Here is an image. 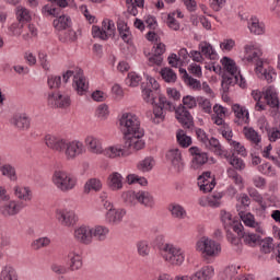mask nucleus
I'll return each mask as SVG.
<instances>
[{"mask_svg": "<svg viewBox=\"0 0 280 280\" xmlns=\"http://www.w3.org/2000/svg\"><path fill=\"white\" fill-rule=\"evenodd\" d=\"M120 130L125 137V148L139 152L145 148V141L141 139L145 132L141 129V121L137 115L125 113L119 119Z\"/></svg>", "mask_w": 280, "mask_h": 280, "instance_id": "obj_1", "label": "nucleus"}, {"mask_svg": "<svg viewBox=\"0 0 280 280\" xmlns=\"http://www.w3.org/2000/svg\"><path fill=\"white\" fill-rule=\"evenodd\" d=\"M147 83L141 84L142 98L147 104H154V100L159 97V103L163 106L165 110H176L178 107H174V104L167 101V97L161 94V84L156 79L147 75Z\"/></svg>", "mask_w": 280, "mask_h": 280, "instance_id": "obj_2", "label": "nucleus"}, {"mask_svg": "<svg viewBox=\"0 0 280 280\" xmlns=\"http://www.w3.org/2000/svg\"><path fill=\"white\" fill-rule=\"evenodd\" d=\"M155 244L165 261L172 264V266H182L185 261V254L183 249L175 247L173 244H165V236L159 235L155 237Z\"/></svg>", "mask_w": 280, "mask_h": 280, "instance_id": "obj_3", "label": "nucleus"}, {"mask_svg": "<svg viewBox=\"0 0 280 280\" xmlns=\"http://www.w3.org/2000/svg\"><path fill=\"white\" fill-rule=\"evenodd\" d=\"M183 104H179L178 107L175 109V117L179 124H182L183 128H191L194 126V116L191 113L187 110V108H196L198 106V98L186 95L182 100Z\"/></svg>", "mask_w": 280, "mask_h": 280, "instance_id": "obj_4", "label": "nucleus"}, {"mask_svg": "<svg viewBox=\"0 0 280 280\" xmlns=\"http://www.w3.org/2000/svg\"><path fill=\"white\" fill-rule=\"evenodd\" d=\"M71 78H73V86L78 95H84L89 91V84H86V78H84V70L78 68L75 72L73 70L63 72L62 80L65 84H67Z\"/></svg>", "mask_w": 280, "mask_h": 280, "instance_id": "obj_5", "label": "nucleus"}, {"mask_svg": "<svg viewBox=\"0 0 280 280\" xmlns=\"http://www.w3.org/2000/svg\"><path fill=\"white\" fill-rule=\"evenodd\" d=\"M52 183L60 191H71L78 185V179L65 171H55Z\"/></svg>", "mask_w": 280, "mask_h": 280, "instance_id": "obj_6", "label": "nucleus"}, {"mask_svg": "<svg viewBox=\"0 0 280 280\" xmlns=\"http://www.w3.org/2000/svg\"><path fill=\"white\" fill-rule=\"evenodd\" d=\"M27 207L25 201L21 200H9L4 203H0V213L3 218H13V215H19Z\"/></svg>", "mask_w": 280, "mask_h": 280, "instance_id": "obj_7", "label": "nucleus"}, {"mask_svg": "<svg viewBox=\"0 0 280 280\" xmlns=\"http://www.w3.org/2000/svg\"><path fill=\"white\" fill-rule=\"evenodd\" d=\"M198 141L205 145L207 150H210V152H214V154L218 153L219 150H221L222 144L220 143V140H218L215 137L209 138V135H207V131H205L202 128H196L195 130Z\"/></svg>", "mask_w": 280, "mask_h": 280, "instance_id": "obj_8", "label": "nucleus"}, {"mask_svg": "<svg viewBox=\"0 0 280 280\" xmlns=\"http://www.w3.org/2000/svg\"><path fill=\"white\" fill-rule=\"evenodd\" d=\"M197 250H200L207 257H213L214 255H218L222 248L215 241L202 237L199 242H197Z\"/></svg>", "mask_w": 280, "mask_h": 280, "instance_id": "obj_9", "label": "nucleus"}, {"mask_svg": "<svg viewBox=\"0 0 280 280\" xmlns=\"http://www.w3.org/2000/svg\"><path fill=\"white\" fill-rule=\"evenodd\" d=\"M50 4H45L42 8V14L44 16H60L63 8H69V1L67 0H48Z\"/></svg>", "mask_w": 280, "mask_h": 280, "instance_id": "obj_10", "label": "nucleus"}, {"mask_svg": "<svg viewBox=\"0 0 280 280\" xmlns=\"http://www.w3.org/2000/svg\"><path fill=\"white\" fill-rule=\"evenodd\" d=\"M221 65L223 66V69L229 73L228 75H238L240 77V88L246 89V79H244V75H242V72L237 68V63H235V60H233L231 57H223L221 59Z\"/></svg>", "mask_w": 280, "mask_h": 280, "instance_id": "obj_11", "label": "nucleus"}, {"mask_svg": "<svg viewBox=\"0 0 280 280\" xmlns=\"http://www.w3.org/2000/svg\"><path fill=\"white\" fill-rule=\"evenodd\" d=\"M189 153L192 156V160H191L192 170H200L202 165H207V163H209V153L202 152L200 148L191 147L189 149Z\"/></svg>", "mask_w": 280, "mask_h": 280, "instance_id": "obj_12", "label": "nucleus"}, {"mask_svg": "<svg viewBox=\"0 0 280 280\" xmlns=\"http://www.w3.org/2000/svg\"><path fill=\"white\" fill-rule=\"evenodd\" d=\"M48 104L55 108H69L71 106V97L68 94L52 92L48 94Z\"/></svg>", "mask_w": 280, "mask_h": 280, "instance_id": "obj_13", "label": "nucleus"}, {"mask_svg": "<svg viewBox=\"0 0 280 280\" xmlns=\"http://www.w3.org/2000/svg\"><path fill=\"white\" fill-rule=\"evenodd\" d=\"M217 156H223V159H226L232 167L237 170L238 172L246 170V163H244V160L235 155V153H229V151L225 150L224 147H221V150L218 151Z\"/></svg>", "mask_w": 280, "mask_h": 280, "instance_id": "obj_14", "label": "nucleus"}, {"mask_svg": "<svg viewBox=\"0 0 280 280\" xmlns=\"http://www.w3.org/2000/svg\"><path fill=\"white\" fill-rule=\"evenodd\" d=\"M63 152L68 161H71L84 152V144L78 140L67 141Z\"/></svg>", "mask_w": 280, "mask_h": 280, "instance_id": "obj_15", "label": "nucleus"}, {"mask_svg": "<svg viewBox=\"0 0 280 280\" xmlns=\"http://www.w3.org/2000/svg\"><path fill=\"white\" fill-rule=\"evenodd\" d=\"M10 124L18 130L25 131L32 126V119L25 113H16L11 117Z\"/></svg>", "mask_w": 280, "mask_h": 280, "instance_id": "obj_16", "label": "nucleus"}, {"mask_svg": "<svg viewBox=\"0 0 280 280\" xmlns=\"http://www.w3.org/2000/svg\"><path fill=\"white\" fill-rule=\"evenodd\" d=\"M256 73L260 80H266L268 84L275 82V78H277V72H275V68L268 66L264 67V61L258 60L256 63Z\"/></svg>", "mask_w": 280, "mask_h": 280, "instance_id": "obj_17", "label": "nucleus"}, {"mask_svg": "<svg viewBox=\"0 0 280 280\" xmlns=\"http://www.w3.org/2000/svg\"><path fill=\"white\" fill-rule=\"evenodd\" d=\"M56 218L62 226H73L75 224V212L73 210L58 209Z\"/></svg>", "mask_w": 280, "mask_h": 280, "instance_id": "obj_18", "label": "nucleus"}, {"mask_svg": "<svg viewBox=\"0 0 280 280\" xmlns=\"http://www.w3.org/2000/svg\"><path fill=\"white\" fill-rule=\"evenodd\" d=\"M45 141L47 148H50V150H54L55 152H65V149L67 148V140L51 135H47Z\"/></svg>", "mask_w": 280, "mask_h": 280, "instance_id": "obj_19", "label": "nucleus"}, {"mask_svg": "<svg viewBox=\"0 0 280 280\" xmlns=\"http://www.w3.org/2000/svg\"><path fill=\"white\" fill-rule=\"evenodd\" d=\"M166 51V46L163 43H158L152 48V56L149 57L150 65H156L158 67H161L163 65V54Z\"/></svg>", "mask_w": 280, "mask_h": 280, "instance_id": "obj_20", "label": "nucleus"}, {"mask_svg": "<svg viewBox=\"0 0 280 280\" xmlns=\"http://www.w3.org/2000/svg\"><path fill=\"white\" fill-rule=\"evenodd\" d=\"M166 159L167 161H171L173 167H175L177 172H183V154L178 148L168 150L166 153Z\"/></svg>", "mask_w": 280, "mask_h": 280, "instance_id": "obj_21", "label": "nucleus"}, {"mask_svg": "<svg viewBox=\"0 0 280 280\" xmlns=\"http://www.w3.org/2000/svg\"><path fill=\"white\" fill-rule=\"evenodd\" d=\"M235 84H238L240 86L238 75L223 73L220 89L222 96L224 97V95H228L229 91H231V86H235Z\"/></svg>", "mask_w": 280, "mask_h": 280, "instance_id": "obj_22", "label": "nucleus"}, {"mask_svg": "<svg viewBox=\"0 0 280 280\" xmlns=\"http://www.w3.org/2000/svg\"><path fill=\"white\" fill-rule=\"evenodd\" d=\"M117 31L119 33V36L124 43L127 45H130L132 43V33L130 32V27L128 26V23H126L124 20L117 21Z\"/></svg>", "mask_w": 280, "mask_h": 280, "instance_id": "obj_23", "label": "nucleus"}, {"mask_svg": "<svg viewBox=\"0 0 280 280\" xmlns=\"http://www.w3.org/2000/svg\"><path fill=\"white\" fill-rule=\"evenodd\" d=\"M107 186L112 191L124 189V176L117 172L112 173L107 178Z\"/></svg>", "mask_w": 280, "mask_h": 280, "instance_id": "obj_24", "label": "nucleus"}, {"mask_svg": "<svg viewBox=\"0 0 280 280\" xmlns=\"http://www.w3.org/2000/svg\"><path fill=\"white\" fill-rule=\"evenodd\" d=\"M264 97L270 108H279V94H277V90H275V88H267L264 92Z\"/></svg>", "mask_w": 280, "mask_h": 280, "instance_id": "obj_25", "label": "nucleus"}, {"mask_svg": "<svg viewBox=\"0 0 280 280\" xmlns=\"http://www.w3.org/2000/svg\"><path fill=\"white\" fill-rule=\"evenodd\" d=\"M74 237L81 244H91L93 242L91 228L89 226H81L74 231Z\"/></svg>", "mask_w": 280, "mask_h": 280, "instance_id": "obj_26", "label": "nucleus"}, {"mask_svg": "<svg viewBox=\"0 0 280 280\" xmlns=\"http://www.w3.org/2000/svg\"><path fill=\"white\" fill-rule=\"evenodd\" d=\"M215 275V269L213 266H205L199 271L191 275L192 280H211Z\"/></svg>", "mask_w": 280, "mask_h": 280, "instance_id": "obj_27", "label": "nucleus"}, {"mask_svg": "<svg viewBox=\"0 0 280 280\" xmlns=\"http://www.w3.org/2000/svg\"><path fill=\"white\" fill-rule=\"evenodd\" d=\"M52 25L55 27V30H58V32H62L65 30H69V27H71L72 22H71V18L68 15H58L55 16V20L52 21Z\"/></svg>", "mask_w": 280, "mask_h": 280, "instance_id": "obj_28", "label": "nucleus"}, {"mask_svg": "<svg viewBox=\"0 0 280 280\" xmlns=\"http://www.w3.org/2000/svg\"><path fill=\"white\" fill-rule=\"evenodd\" d=\"M248 30L252 34H255L256 36H261V34L266 33V25L259 22V19H257V16H252L248 21Z\"/></svg>", "mask_w": 280, "mask_h": 280, "instance_id": "obj_29", "label": "nucleus"}, {"mask_svg": "<svg viewBox=\"0 0 280 280\" xmlns=\"http://www.w3.org/2000/svg\"><path fill=\"white\" fill-rule=\"evenodd\" d=\"M92 240H96V242H104L106 237H108V233L110 230L104 225H96L94 228H90Z\"/></svg>", "mask_w": 280, "mask_h": 280, "instance_id": "obj_30", "label": "nucleus"}, {"mask_svg": "<svg viewBox=\"0 0 280 280\" xmlns=\"http://www.w3.org/2000/svg\"><path fill=\"white\" fill-rule=\"evenodd\" d=\"M126 215V210H116L109 208V211L106 213V220L109 224H119L124 217Z\"/></svg>", "mask_w": 280, "mask_h": 280, "instance_id": "obj_31", "label": "nucleus"}, {"mask_svg": "<svg viewBox=\"0 0 280 280\" xmlns=\"http://www.w3.org/2000/svg\"><path fill=\"white\" fill-rule=\"evenodd\" d=\"M167 210L170 211L171 215L173 218H177V220H185V218H187V210H185V208L179 203H170Z\"/></svg>", "mask_w": 280, "mask_h": 280, "instance_id": "obj_32", "label": "nucleus"}, {"mask_svg": "<svg viewBox=\"0 0 280 280\" xmlns=\"http://www.w3.org/2000/svg\"><path fill=\"white\" fill-rule=\"evenodd\" d=\"M137 200L140 202V205H143V207H147L149 209H152V207H154V197L149 191H138Z\"/></svg>", "mask_w": 280, "mask_h": 280, "instance_id": "obj_33", "label": "nucleus"}, {"mask_svg": "<svg viewBox=\"0 0 280 280\" xmlns=\"http://www.w3.org/2000/svg\"><path fill=\"white\" fill-rule=\"evenodd\" d=\"M199 50L200 54L206 56V58H210V60L218 59V54L215 52V49H213V46L210 43L201 42L199 44Z\"/></svg>", "mask_w": 280, "mask_h": 280, "instance_id": "obj_34", "label": "nucleus"}, {"mask_svg": "<svg viewBox=\"0 0 280 280\" xmlns=\"http://www.w3.org/2000/svg\"><path fill=\"white\" fill-rule=\"evenodd\" d=\"M85 143L94 154H103L104 149L102 148V141L100 139L89 136L85 139Z\"/></svg>", "mask_w": 280, "mask_h": 280, "instance_id": "obj_35", "label": "nucleus"}, {"mask_svg": "<svg viewBox=\"0 0 280 280\" xmlns=\"http://www.w3.org/2000/svg\"><path fill=\"white\" fill-rule=\"evenodd\" d=\"M13 191L14 196H16L19 200H23L22 202H27L32 200V190L30 189V187L15 186L13 188Z\"/></svg>", "mask_w": 280, "mask_h": 280, "instance_id": "obj_36", "label": "nucleus"}, {"mask_svg": "<svg viewBox=\"0 0 280 280\" xmlns=\"http://www.w3.org/2000/svg\"><path fill=\"white\" fill-rule=\"evenodd\" d=\"M0 172L2 176H5L9 180L16 182L19 179L16 176V168L12 164H4L0 166Z\"/></svg>", "mask_w": 280, "mask_h": 280, "instance_id": "obj_37", "label": "nucleus"}, {"mask_svg": "<svg viewBox=\"0 0 280 280\" xmlns=\"http://www.w3.org/2000/svg\"><path fill=\"white\" fill-rule=\"evenodd\" d=\"M137 168L139 172H152L154 168V158L152 156H147L142 161H140L137 165Z\"/></svg>", "mask_w": 280, "mask_h": 280, "instance_id": "obj_38", "label": "nucleus"}, {"mask_svg": "<svg viewBox=\"0 0 280 280\" xmlns=\"http://www.w3.org/2000/svg\"><path fill=\"white\" fill-rule=\"evenodd\" d=\"M226 237L228 241L232 244V246H234V250H236V253H242V237L240 236H235V234L232 233L231 230L226 231Z\"/></svg>", "mask_w": 280, "mask_h": 280, "instance_id": "obj_39", "label": "nucleus"}, {"mask_svg": "<svg viewBox=\"0 0 280 280\" xmlns=\"http://www.w3.org/2000/svg\"><path fill=\"white\" fill-rule=\"evenodd\" d=\"M241 237L246 246L254 247L257 243L261 242V236L255 233L245 232Z\"/></svg>", "mask_w": 280, "mask_h": 280, "instance_id": "obj_40", "label": "nucleus"}, {"mask_svg": "<svg viewBox=\"0 0 280 280\" xmlns=\"http://www.w3.org/2000/svg\"><path fill=\"white\" fill-rule=\"evenodd\" d=\"M232 110H233L236 119H245V124H248V121H249L248 109L240 106V104H234L232 106Z\"/></svg>", "mask_w": 280, "mask_h": 280, "instance_id": "obj_41", "label": "nucleus"}, {"mask_svg": "<svg viewBox=\"0 0 280 280\" xmlns=\"http://www.w3.org/2000/svg\"><path fill=\"white\" fill-rule=\"evenodd\" d=\"M241 220L244 222L245 226H249L250 229H256L259 226V223L255 221V215L253 213H244V211L238 212Z\"/></svg>", "mask_w": 280, "mask_h": 280, "instance_id": "obj_42", "label": "nucleus"}, {"mask_svg": "<svg viewBox=\"0 0 280 280\" xmlns=\"http://www.w3.org/2000/svg\"><path fill=\"white\" fill-rule=\"evenodd\" d=\"M248 195L250 196V198H253V200L255 202H257L259 205L261 211H266V209H268V207L264 202V196H261V194H259L258 189L249 188Z\"/></svg>", "mask_w": 280, "mask_h": 280, "instance_id": "obj_43", "label": "nucleus"}, {"mask_svg": "<svg viewBox=\"0 0 280 280\" xmlns=\"http://www.w3.org/2000/svg\"><path fill=\"white\" fill-rule=\"evenodd\" d=\"M160 74H161L162 79L164 80V82H167V83L174 84V82H176V80H178L176 72L172 68H163L160 71Z\"/></svg>", "mask_w": 280, "mask_h": 280, "instance_id": "obj_44", "label": "nucleus"}, {"mask_svg": "<svg viewBox=\"0 0 280 280\" xmlns=\"http://www.w3.org/2000/svg\"><path fill=\"white\" fill-rule=\"evenodd\" d=\"M0 280H19V275L13 267L5 266L1 271Z\"/></svg>", "mask_w": 280, "mask_h": 280, "instance_id": "obj_45", "label": "nucleus"}, {"mask_svg": "<svg viewBox=\"0 0 280 280\" xmlns=\"http://www.w3.org/2000/svg\"><path fill=\"white\" fill-rule=\"evenodd\" d=\"M100 189H102V182L97 178H91L84 185L85 194H90L91 191H100Z\"/></svg>", "mask_w": 280, "mask_h": 280, "instance_id": "obj_46", "label": "nucleus"}, {"mask_svg": "<svg viewBox=\"0 0 280 280\" xmlns=\"http://www.w3.org/2000/svg\"><path fill=\"white\" fill-rule=\"evenodd\" d=\"M104 156L108 159H117V156H126L124 149L117 147H109L108 149L103 150Z\"/></svg>", "mask_w": 280, "mask_h": 280, "instance_id": "obj_47", "label": "nucleus"}, {"mask_svg": "<svg viewBox=\"0 0 280 280\" xmlns=\"http://www.w3.org/2000/svg\"><path fill=\"white\" fill-rule=\"evenodd\" d=\"M152 106H153V115L155 117L153 121L155 122L156 119H161V121H163V119H165V113L163 112L165 110V107L160 102L156 103V100H154V104H152ZM156 124H159V120L156 121Z\"/></svg>", "mask_w": 280, "mask_h": 280, "instance_id": "obj_48", "label": "nucleus"}, {"mask_svg": "<svg viewBox=\"0 0 280 280\" xmlns=\"http://www.w3.org/2000/svg\"><path fill=\"white\" fill-rule=\"evenodd\" d=\"M60 43H75L78 40V33L73 30H68L65 34L59 35Z\"/></svg>", "mask_w": 280, "mask_h": 280, "instance_id": "obj_49", "label": "nucleus"}, {"mask_svg": "<svg viewBox=\"0 0 280 280\" xmlns=\"http://www.w3.org/2000/svg\"><path fill=\"white\" fill-rule=\"evenodd\" d=\"M272 237H266L264 240L260 238V253H264L265 255H269V253H272Z\"/></svg>", "mask_w": 280, "mask_h": 280, "instance_id": "obj_50", "label": "nucleus"}, {"mask_svg": "<svg viewBox=\"0 0 280 280\" xmlns=\"http://www.w3.org/2000/svg\"><path fill=\"white\" fill-rule=\"evenodd\" d=\"M51 244V240L49 237H39L33 241L32 248L33 250H40V248H45Z\"/></svg>", "mask_w": 280, "mask_h": 280, "instance_id": "obj_51", "label": "nucleus"}, {"mask_svg": "<svg viewBox=\"0 0 280 280\" xmlns=\"http://www.w3.org/2000/svg\"><path fill=\"white\" fill-rule=\"evenodd\" d=\"M128 185H141V187H145L148 185V179L145 177H139V175L129 174L127 175Z\"/></svg>", "mask_w": 280, "mask_h": 280, "instance_id": "obj_52", "label": "nucleus"}, {"mask_svg": "<svg viewBox=\"0 0 280 280\" xmlns=\"http://www.w3.org/2000/svg\"><path fill=\"white\" fill-rule=\"evenodd\" d=\"M244 135L246 139H248L249 141H253V143L261 142V138H259V133H257V131H255V129L253 128L244 127Z\"/></svg>", "mask_w": 280, "mask_h": 280, "instance_id": "obj_53", "label": "nucleus"}, {"mask_svg": "<svg viewBox=\"0 0 280 280\" xmlns=\"http://www.w3.org/2000/svg\"><path fill=\"white\" fill-rule=\"evenodd\" d=\"M198 186L200 191H203V194H209V191H213L215 187V179H212L211 182L209 179L198 182Z\"/></svg>", "mask_w": 280, "mask_h": 280, "instance_id": "obj_54", "label": "nucleus"}, {"mask_svg": "<svg viewBox=\"0 0 280 280\" xmlns=\"http://www.w3.org/2000/svg\"><path fill=\"white\" fill-rule=\"evenodd\" d=\"M197 104L199 108L202 109L203 113H207V115H210L211 113V101L209 98H206L203 96L197 97Z\"/></svg>", "mask_w": 280, "mask_h": 280, "instance_id": "obj_55", "label": "nucleus"}, {"mask_svg": "<svg viewBox=\"0 0 280 280\" xmlns=\"http://www.w3.org/2000/svg\"><path fill=\"white\" fill-rule=\"evenodd\" d=\"M220 215L223 228L225 229V231H229V229H231V225L233 224V217L230 212H226L225 210H221Z\"/></svg>", "mask_w": 280, "mask_h": 280, "instance_id": "obj_56", "label": "nucleus"}, {"mask_svg": "<svg viewBox=\"0 0 280 280\" xmlns=\"http://www.w3.org/2000/svg\"><path fill=\"white\" fill-rule=\"evenodd\" d=\"M176 12L168 13L166 24L171 30H174V32H178L180 30V23L176 21Z\"/></svg>", "mask_w": 280, "mask_h": 280, "instance_id": "obj_57", "label": "nucleus"}, {"mask_svg": "<svg viewBox=\"0 0 280 280\" xmlns=\"http://www.w3.org/2000/svg\"><path fill=\"white\" fill-rule=\"evenodd\" d=\"M92 36L93 38H100L101 40H108V34L102 27L94 25L92 26Z\"/></svg>", "mask_w": 280, "mask_h": 280, "instance_id": "obj_58", "label": "nucleus"}, {"mask_svg": "<svg viewBox=\"0 0 280 280\" xmlns=\"http://www.w3.org/2000/svg\"><path fill=\"white\" fill-rule=\"evenodd\" d=\"M121 198L126 205L132 206L137 202V192L128 190L121 194Z\"/></svg>", "mask_w": 280, "mask_h": 280, "instance_id": "obj_59", "label": "nucleus"}, {"mask_svg": "<svg viewBox=\"0 0 280 280\" xmlns=\"http://www.w3.org/2000/svg\"><path fill=\"white\" fill-rule=\"evenodd\" d=\"M138 254L140 257H148L150 255V245L147 241H140L137 243Z\"/></svg>", "mask_w": 280, "mask_h": 280, "instance_id": "obj_60", "label": "nucleus"}, {"mask_svg": "<svg viewBox=\"0 0 280 280\" xmlns=\"http://www.w3.org/2000/svg\"><path fill=\"white\" fill-rule=\"evenodd\" d=\"M47 84L49 89H60V84H62V77L48 75Z\"/></svg>", "mask_w": 280, "mask_h": 280, "instance_id": "obj_61", "label": "nucleus"}, {"mask_svg": "<svg viewBox=\"0 0 280 280\" xmlns=\"http://www.w3.org/2000/svg\"><path fill=\"white\" fill-rule=\"evenodd\" d=\"M177 143L182 147V148H189L191 144V137L186 136L185 133H177Z\"/></svg>", "mask_w": 280, "mask_h": 280, "instance_id": "obj_62", "label": "nucleus"}, {"mask_svg": "<svg viewBox=\"0 0 280 280\" xmlns=\"http://www.w3.org/2000/svg\"><path fill=\"white\" fill-rule=\"evenodd\" d=\"M19 23H30L32 21V16L30 15V11L27 9H22L16 13Z\"/></svg>", "mask_w": 280, "mask_h": 280, "instance_id": "obj_63", "label": "nucleus"}, {"mask_svg": "<svg viewBox=\"0 0 280 280\" xmlns=\"http://www.w3.org/2000/svg\"><path fill=\"white\" fill-rule=\"evenodd\" d=\"M70 270H80L82 268V257L80 255H74L70 258Z\"/></svg>", "mask_w": 280, "mask_h": 280, "instance_id": "obj_64", "label": "nucleus"}]
</instances>
